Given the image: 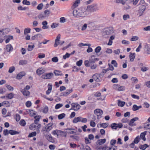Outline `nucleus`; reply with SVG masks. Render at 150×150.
Here are the masks:
<instances>
[{"instance_id":"58","label":"nucleus","mask_w":150,"mask_h":150,"mask_svg":"<svg viewBox=\"0 0 150 150\" xmlns=\"http://www.w3.org/2000/svg\"><path fill=\"white\" fill-rule=\"evenodd\" d=\"M27 8L26 7H23L21 6H20L18 7V9L19 10H25Z\"/></svg>"},{"instance_id":"13","label":"nucleus","mask_w":150,"mask_h":150,"mask_svg":"<svg viewBox=\"0 0 150 150\" xmlns=\"http://www.w3.org/2000/svg\"><path fill=\"white\" fill-rule=\"evenodd\" d=\"M113 32L112 28V27L106 28L104 29V32L107 35L110 34Z\"/></svg>"},{"instance_id":"61","label":"nucleus","mask_w":150,"mask_h":150,"mask_svg":"<svg viewBox=\"0 0 150 150\" xmlns=\"http://www.w3.org/2000/svg\"><path fill=\"white\" fill-rule=\"evenodd\" d=\"M90 125L93 127H94L96 126V124L95 122L91 120L90 122Z\"/></svg>"},{"instance_id":"12","label":"nucleus","mask_w":150,"mask_h":150,"mask_svg":"<svg viewBox=\"0 0 150 150\" xmlns=\"http://www.w3.org/2000/svg\"><path fill=\"white\" fill-rule=\"evenodd\" d=\"M80 0H76L73 3L71 7V8L72 10H74L75 8L77 7L80 3Z\"/></svg>"},{"instance_id":"3","label":"nucleus","mask_w":150,"mask_h":150,"mask_svg":"<svg viewBox=\"0 0 150 150\" xmlns=\"http://www.w3.org/2000/svg\"><path fill=\"white\" fill-rule=\"evenodd\" d=\"M30 88V87L28 85H27L23 89L21 90V92L22 93L24 97L27 98L30 97V92L28 90Z\"/></svg>"},{"instance_id":"1","label":"nucleus","mask_w":150,"mask_h":150,"mask_svg":"<svg viewBox=\"0 0 150 150\" xmlns=\"http://www.w3.org/2000/svg\"><path fill=\"white\" fill-rule=\"evenodd\" d=\"M41 116L38 115L34 116V122L31 124L29 126V128L31 130H35L36 129V131L37 133L40 132V129L41 125L40 124L38 123L39 122Z\"/></svg>"},{"instance_id":"41","label":"nucleus","mask_w":150,"mask_h":150,"mask_svg":"<svg viewBox=\"0 0 150 150\" xmlns=\"http://www.w3.org/2000/svg\"><path fill=\"white\" fill-rule=\"evenodd\" d=\"M149 146L146 144H144L143 145L141 146L140 148L142 150H145L147 147H148Z\"/></svg>"},{"instance_id":"8","label":"nucleus","mask_w":150,"mask_h":150,"mask_svg":"<svg viewBox=\"0 0 150 150\" xmlns=\"http://www.w3.org/2000/svg\"><path fill=\"white\" fill-rule=\"evenodd\" d=\"M53 123L52 122L47 124L45 126V130H44V131L47 132H49L53 128Z\"/></svg>"},{"instance_id":"23","label":"nucleus","mask_w":150,"mask_h":150,"mask_svg":"<svg viewBox=\"0 0 150 150\" xmlns=\"http://www.w3.org/2000/svg\"><path fill=\"white\" fill-rule=\"evenodd\" d=\"M59 136H60L62 137H66L67 135V133L66 132L59 130Z\"/></svg>"},{"instance_id":"57","label":"nucleus","mask_w":150,"mask_h":150,"mask_svg":"<svg viewBox=\"0 0 150 150\" xmlns=\"http://www.w3.org/2000/svg\"><path fill=\"white\" fill-rule=\"evenodd\" d=\"M23 4L27 5H29L30 4V3L29 1H28L27 0H23Z\"/></svg>"},{"instance_id":"56","label":"nucleus","mask_w":150,"mask_h":150,"mask_svg":"<svg viewBox=\"0 0 150 150\" xmlns=\"http://www.w3.org/2000/svg\"><path fill=\"white\" fill-rule=\"evenodd\" d=\"M52 61L54 62H57L58 61V59L57 57H55L52 59Z\"/></svg>"},{"instance_id":"14","label":"nucleus","mask_w":150,"mask_h":150,"mask_svg":"<svg viewBox=\"0 0 150 150\" xmlns=\"http://www.w3.org/2000/svg\"><path fill=\"white\" fill-rule=\"evenodd\" d=\"M61 35L60 34H59L57 36L55 40V43L54 45V47H56L57 46L60 44V39Z\"/></svg>"},{"instance_id":"55","label":"nucleus","mask_w":150,"mask_h":150,"mask_svg":"<svg viewBox=\"0 0 150 150\" xmlns=\"http://www.w3.org/2000/svg\"><path fill=\"white\" fill-rule=\"evenodd\" d=\"M29 114L31 116H33L35 115L34 111L32 110H29Z\"/></svg>"},{"instance_id":"24","label":"nucleus","mask_w":150,"mask_h":150,"mask_svg":"<svg viewBox=\"0 0 150 150\" xmlns=\"http://www.w3.org/2000/svg\"><path fill=\"white\" fill-rule=\"evenodd\" d=\"M13 48L11 45L9 44L6 45V50L8 52H10L12 50Z\"/></svg>"},{"instance_id":"19","label":"nucleus","mask_w":150,"mask_h":150,"mask_svg":"<svg viewBox=\"0 0 150 150\" xmlns=\"http://www.w3.org/2000/svg\"><path fill=\"white\" fill-rule=\"evenodd\" d=\"M25 73L24 71L19 72L17 75L16 78L18 79H21L22 77L25 75Z\"/></svg>"},{"instance_id":"36","label":"nucleus","mask_w":150,"mask_h":150,"mask_svg":"<svg viewBox=\"0 0 150 150\" xmlns=\"http://www.w3.org/2000/svg\"><path fill=\"white\" fill-rule=\"evenodd\" d=\"M108 124L106 123H101L100 124V127H102L104 128H105L108 127Z\"/></svg>"},{"instance_id":"43","label":"nucleus","mask_w":150,"mask_h":150,"mask_svg":"<svg viewBox=\"0 0 150 150\" xmlns=\"http://www.w3.org/2000/svg\"><path fill=\"white\" fill-rule=\"evenodd\" d=\"M140 139V137L139 136H138L136 137L134 139L133 142L135 144H137L139 142Z\"/></svg>"},{"instance_id":"45","label":"nucleus","mask_w":150,"mask_h":150,"mask_svg":"<svg viewBox=\"0 0 150 150\" xmlns=\"http://www.w3.org/2000/svg\"><path fill=\"white\" fill-rule=\"evenodd\" d=\"M65 116V114L63 113L59 115L58 117L59 119L61 120L63 119Z\"/></svg>"},{"instance_id":"47","label":"nucleus","mask_w":150,"mask_h":150,"mask_svg":"<svg viewBox=\"0 0 150 150\" xmlns=\"http://www.w3.org/2000/svg\"><path fill=\"white\" fill-rule=\"evenodd\" d=\"M59 25V24L57 23H52L51 26V28H54L57 27Z\"/></svg>"},{"instance_id":"15","label":"nucleus","mask_w":150,"mask_h":150,"mask_svg":"<svg viewBox=\"0 0 150 150\" xmlns=\"http://www.w3.org/2000/svg\"><path fill=\"white\" fill-rule=\"evenodd\" d=\"M89 61L90 63H94L96 61L99 60V59L98 58H95L94 55H92L89 58Z\"/></svg>"},{"instance_id":"16","label":"nucleus","mask_w":150,"mask_h":150,"mask_svg":"<svg viewBox=\"0 0 150 150\" xmlns=\"http://www.w3.org/2000/svg\"><path fill=\"white\" fill-rule=\"evenodd\" d=\"M99 75L98 74V73H96L92 76V78L96 82H100V80Z\"/></svg>"},{"instance_id":"33","label":"nucleus","mask_w":150,"mask_h":150,"mask_svg":"<svg viewBox=\"0 0 150 150\" xmlns=\"http://www.w3.org/2000/svg\"><path fill=\"white\" fill-rule=\"evenodd\" d=\"M54 73L55 75L56 76H61L62 75V73L61 71L56 70L54 71Z\"/></svg>"},{"instance_id":"6","label":"nucleus","mask_w":150,"mask_h":150,"mask_svg":"<svg viewBox=\"0 0 150 150\" xmlns=\"http://www.w3.org/2000/svg\"><path fill=\"white\" fill-rule=\"evenodd\" d=\"M94 113L97 116V119L99 120L101 118L103 112L101 109H96L94 110Z\"/></svg>"},{"instance_id":"2","label":"nucleus","mask_w":150,"mask_h":150,"mask_svg":"<svg viewBox=\"0 0 150 150\" xmlns=\"http://www.w3.org/2000/svg\"><path fill=\"white\" fill-rule=\"evenodd\" d=\"M86 10V7L81 8L74 10L73 12V15L75 17H84L87 14Z\"/></svg>"},{"instance_id":"38","label":"nucleus","mask_w":150,"mask_h":150,"mask_svg":"<svg viewBox=\"0 0 150 150\" xmlns=\"http://www.w3.org/2000/svg\"><path fill=\"white\" fill-rule=\"evenodd\" d=\"M3 106L5 105L6 107L10 106V103L7 100H5L2 102Z\"/></svg>"},{"instance_id":"64","label":"nucleus","mask_w":150,"mask_h":150,"mask_svg":"<svg viewBox=\"0 0 150 150\" xmlns=\"http://www.w3.org/2000/svg\"><path fill=\"white\" fill-rule=\"evenodd\" d=\"M108 147L105 145L103 147H100L99 149L100 150H107L108 149Z\"/></svg>"},{"instance_id":"5","label":"nucleus","mask_w":150,"mask_h":150,"mask_svg":"<svg viewBox=\"0 0 150 150\" xmlns=\"http://www.w3.org/2000/svg\"><path fill=\"white\" fill-rule=\"evenodd\" d=\"M87 121V119L86 118H82L81 117H75L73 120V122L76 123L78 122H81L82 123H85Z\"/></svg>"},{"instance_id":"37","label":"nucleus","mask_w":150,"mask_h":150,"mask_svg":"<svg viewBox=\"0 0 150 150\" xmlns=\"http://www.w3.org/2000/svg\"><path fill=\"white\" fill-rule=\"evenodd\" d=\"M13 96L14 94L12 93H10L6 95V97L8 99H11L13 98Z\"/></svg>"},{"instance_id":"29","label":"nucleus","mask_w":150,"mask_h":150,"mask_svg":"<svg viewBox=\"0 0 150 150\" xmlns=\"http://www.w3.org/2000/svg\"><path fill=\"white\" fill-rule=\"evenodd\" d=\"M47 21H45L42 23V25H43L42 28L43 29H47L48 28V26L47 25Z\"/></svg>"},{"instance_id":"26","label":"nucleus","mask_w":150,"mask_h":150,"mask_svg":"<svg viewBox=\"0 0 150 150\" xmlns=\"http://www.w3.org/2000/svg\"><path fill=\"white\" fill-rule=\"evenodd\" d=\"M142 108V106L141 105L137 106L136 105L134 104L133 105L132 109L133 111H136Z\"/></svg>"},{"instance_id":"62","label":"nucleus","mask_w":150,"mask_h":150,"mask_svg":"<svg viewBox=\"0 0 150 150\" xmlns=\"http://www.w3.org/2000/svg\"><path fill=\"white\" fill-rule=\"evenodd\" d=\"M70 56V54H69L68 53H66L65 55L63 56V59H65L67 58H69Z\"/></svg>"},{"instance_id":"21","label":"nucleus","mask_w":150,"mask_h":150,"mask_svg":"<svg viewBox=\"0 0 150 150\" xmlns=\"http://www.w3.org/2000/svg\"><path fill=\"white\" fill-rule=\"evenodd\" d=\"M113 88L118 91H121L122 90V86H120L118 84H114L112 86Z\"/></svg>"},{"instance_id":"50","label":"nucleus","mask_w":150,"mask_h":150,"mask_svg":"<svg viewBox=\"0 0 150 150\" xmlns=\"http://www.w3.org/2000/svg\"><path fill=\"white\" fill-rule=\"evenodd\" d=\"M15 119L16 120L17 122L19 121L21 119L20 115L18 114H16Z\"/></svg>"},{"instance_id":"39","label":"nucleus","mask_w":150,"mask_h":150,"mask_svg":"<svg viewBox=\"0 0 150 150\" xmlns=\"http://www.w3.org/2000/svg\"><path fill=\"white\" fill-rule=\"evenodd\" d=\"M37 134L36 132H33L31 133H30L28 136V137H31L36 136Z\"/></svg>"},{"instance_id":"10","label":"nucleus","mask_w":150,"mask_h":150,"mask_svg":"<svg viewBox=\"0 0 150 150\" xmlns=\"http://www.w3.org/2000/svg\"><path fill=\"white\" fill-rule=\"evenodd\" d=\"M110 127L112 129H116L118 128H120L122 127V123L117 124L115 123H113L111 125Z\"/></svg>"},{"instance_id":"54","label":"nucleus","mask_w":150,"mask_h":150,"mask_svg":"<svg viewBox=\"0 0 150 150\" xmlns=\"http://www.w3.org/2000/svg\"><path fill=\"white\" fill-rule=\"evenodd\" d=\"M43 6V4L42 3H40L38 4L37 6V8L39 10H40L42 9V8Z\"/></svg>"},{"instance_id":"20","label":"nucleus","mask_w":150,"mask_h":150,"mask_svg":"<svg viewBox=\"0 0 150 150\" xmlns=\"http://www.w3.org/2000/svg\"><path fill=\"white\" fill-rule=\"evenodd\" d=\"M45 71V69H42V68H40L37 69L36 73L38 75H40L43 73Z\"/></svg>"},{"instance_id":"34","label":"nucleus","mask_w":150,"mask_h":150,"mask_svg":"<svg viewBox=\"0 0 150 150\" xmlns=\"http://www.w3.org/2000/svg\"><path fill=\"white\" fill-rule=\"evenodd\" d=\"M50 11L48 10H45L44 11V15L45 17L48 16L50 15Z\"/></svg>"},{"instance_id":"44","label":"nucleus","mask_w":150,"mask_h":150,"mask_svg":"<svg viewBox=\"0 0 150 150\" xmlns=\"http://www.w3.org/2000/svg\"><path fill=\"white\" fill-rule=\"evenodd\" d=\"M27 61L25 60H21L19 61V64L23 65L26 64L27 63Z\"/></svg>"},{"instance_id":"53","label":"nucleus","mask_w":150,"mask_h":150,"mask_svg":"<svg viewBox=\"0 0 150 150\" xmlns=\"http://www.w3.org/2000/svg\"><path fill=\"white\" fill-rule=\"evenodd\" d=\"M25 105L27 107H29L32 105V103L30 101H28L25 103Z\"/></svg>"},{"instance_id":"42","label":"nucleus","mask_w":150,"mask_h":150,"mask_svg":"<svg viewBox=\"0 0 150 150\" xmlns=\"http://www.w3.org/2000/svg\"><path fill=\"white\" fill-rule=\"evenodd\" d=\"M20 125L22 126H25L26 125V122L25 120L23 119H22L19 122Z\"/></svg>"},{"instance_id":"52","label":"nucleus","mask_w":150,"mask_h":150,"mask_svg":"<svg viewBox=\"0 0 150 150\" xmlns=\"http://www.w3.org/2000/svg\"><path fill=\"white\" fill-rule=\"evenodd\" d=\"M62 106L63 105L61 104H57L55 106V109H59L62 107Z\"/></svg>"},{"instance_id":"48","label":"nucleus","mask_w":150,"mask_h":150,"mask_svg":"<svg viewBox=\"0 0 150 150\" xmlns=\"http://www.w3.org/2000/svg\"><path fill=\"white\" fill-rule=\"evenodd\" d=\"M34 47L35 46L34 45H29L28 46L27 50L28 51H31L33 50Z\"/></svg>"},{"instance_id":"63","label":"nucleus","mask_w":150,"mask_h":150,"mask_svg":"<svg viewBox=\"0 0 150 150\" xmlns=\"http://www.w3.org/2000/svg\"><path fill=\"white\" fill-rule=\"evenodd\" d=\"M117 148V147L116 146H112V147H109L107 150H116Z\"/></svg>"},{"instance_id":"49","label":"nucleus","mask_w":150,"mask_h":150,"mask_svg":"<svg viewBox=\"0 0 150 150\" xmlns=\"http://www.w3.org/2000/svg\"><path fill=\"white\" fill-rule=\"evenodd\" d=\"M101 47L100 46H98L97 47L95 50V52L96 53H98L101 50Z\"/></svg>"},{"instance_id":"9","label":"nucleus","mask_w":150,"mask_h":150,"mask_svg":"<svg viewBox=\"0 0 150 150\" xmlns=\"http://www.w3.org/2000/svg\"><path fill=\"white\" fill-rule=\"evenodd\" d=\"M53 76V74L52 72L46 73L42 75L41 77L44 79H49L51 78Z\"/></svg>"},{"instance_id":"28","label":"nucleus","mask_w":150,"mask_h":150,"mask_svg":"<svg viewBox=\"0 0 150 150\" xmlns=\"http://www.w3.org/2000/svg\"><path fill=\"white\" fill-rule=\"evenodd\" d=\"M135 56V54L134 53H132L131 52L130 53L129 58L131 61L132 62L134 61Z\"/></svg>"},{"instance_id":"32","label":"nucleus","mask_w":150,"mask_h":150,"mask_svg":"<svg viewBox=\"0 0 150 150\" xmlns=\"http://www.w3.org/2000/svg\"><path fill=\"white\" fill-rule=\"evenodd\" d=\"M19 133V132L15 130H13L12 129L9 130V134L11 135H14L18 134Z\"/></svg>"},{"instance_id":"60","label":"nucleus","mask_w":150,"mask_h":150,"mask_svg":"<svg viewBox=\"0 0 150 150\" xmlns=\"http://www.w3.org/2000/svg\"><path fill=\"white\" fill-rule=\"evenodd\" d=\"M9 133V130L8 131L7 129H4L3 131V134L4 135H7Z\"/></svg>"},{"instance_id":"17","label":"nucleus","mask_w":150,"mask_h":150,"mask_svg":"<svg viewBox=\"0 0 150 150\" xmlns=\"http://www.w3.org/2000/svg\"><path fill=\"white\" fill-rule=\"evenodd\" d=\"M139 118L138 117H135L131 119L130 121L129 125L131 126H133L136 125L135 123H134V121L138 120Z\"/></svg>"},{"instance_id":"22","label":"nucleus","mask_w":150,"mask_h":150,"mask_svg":"<svg viewBox=\"0 0 150 150\" xmlns=\"http://www.w3.org/2000/svg\"><path fill=\"white\" fill-rule=\"evenodd\" d=\"M73 90L72 89L67 90L63 92L62 94L63 96H67L72 92Z\"/></svg>"},{"instance_id":"35","label":"nucleus","mask_w":150,"mask_h":150,"mask_svg":"<svg viewBox=\"0 0 150 150\" xmlns=\"http://www.w3.org/2000/svg\"><path fill=\"white\" fill-rule=\"evenodd\" d=\"M106 139H102L98 140V143L100 145H101L105 142Z\"/></svg>"},{"instance_id":"46","label":"nucleus","mask_w":150,"mask_h":150,"mask_svg":"<svg viewBox=\"0 0 150 150\" xmlns=\"http://www.w3.org/2000/svg\"><path fill=\"white\" fill-rule=\"evenodd\" d=\"M90 63L89 60H86L84 62L85 65L87 67L90 66Z\"/></svg>"},{"instance_id":"59","label":"nucleus","mask_w":150,"mask_h":150,"mask_svg":"<svg viewBox=\"0 0 150 150\" xmlns=\"http://www.w3.org/2000/svg\"><path fill=\"white\" fill-rule=\"evenodd\" d=\"M15 70V67L13 66L9 68L8 70V72L11 73L13 71Z\"/></svg>"},{"instance_id":"40","label":"nucleus","mask_w":150,"mask_h":150,"mask_svg":"<svg viewBox=\"0 0 150 150\" xmlns=\"http://www.w3.org/2000/svg\"><path fill=\"white\" fill-rule=\"evenodd\" d=\"M31 29L29 28H25L24 30V34L25 35L27 33H29L30 32Z\"/></svg>"},{"instance_id":"25","label":"nucleus","mask_w":150,"mask_h":150,"mask_svg":"<svg viewBox=\"0 0 150 150\" xmlns=\"http://www.w3.org/2000/svg\"><path fill=\"white\" fill-rule=\"evenodd\" d=\"M147 131H145L141 133L140 138H141L143 141H145L146 140V139L145 137V135L146 134Z\"/></svg>"},{"instance_id":"30","label":"nucleus","mask_w":150,"mask_h":150,"mask_svg":"<svg viewBox=\"0 0 150 150\" xmlns=\"http://www.w3.org/2000/svg\"><path fill=\"white\" fill-rule=\"evenodd\" d=\"M13 36L12 35H8L6 36V39L5 40L6 43H8L10 40L13 39Z\"/></svg>"},{"instance_id":"11","label":"nucleus","mask_w":150,"mask_h":150,"mask_svg":"<svg viewBox=\"0 0 150 150\" xmlns=\"http://www.w3.org/2000/svg\"><path fill=\"white\" fill-rule=\"evenodd\" d=\"M146 9V6L145 5H141L139 7L138 10L140 16L142 15Z\"/></svg>"},{"instance_id":"51","label":"nucleus","mask_w":150,"mask_h":150,"mask_svg":"<svg viewBox=\"0 0 150 150\" xmlns=\"http://www.w3.org/2000/svg\"><path fill=\"white\" fill-rule=\"evenodd\" d=\"M85 142L86 144H88L91 143V140L89 139L87 137H86L85 138Z\"/></svg>"},{"instance_id":"7","label":"nucleus","mask_w":150,"mask_h":150,"mask_svg":"<svg viewBox=\"0 0 150 150\" xmlns=\"http://www.w3.org/2000/svg\"><path fill=\"white\" fill-rule=\"evenodd\" d=\"M71 110H73L75 111H77L81 108V106L77 103H73L71 104Z\"/></svg>"},{"instance_id":"4","label":"nucleus","mask_w":150,"mask_h":150,"mask_svg":"<svg viewBox=\"0 0 150 150\" xmlns=\"http://www.w3.org/2000/svg\"><path fill=\"white\" fill-rule=\"evenodd\" d=\"M86 13L88 12H94L98 10L97 6L96 4H93L90 6H88L86 8Z\"/></svg>"},{"instance_id":"18","label":"nucleus","mask_w":150,"mask_h":150,"mask_svg":"<svg viewBox=\"0 0 150 150\" xmlns=\"http://www.w3.org/2000/svg\"><path fill=\"white\" fill-rule=\"evenodd\" d=\"M46 138L50 142L52 143H54L55 142V138L53 137L50 134L47 135Z\"/></svg>"},{"instance_id":"27","label":"nucleus","mask_w":150,"mask_h":150,"mask_svg":"<svg viewBox=\"0 0 150 150\" xmlns=\"http://www.w3.org/2000/svg\"><path fill=\"white\" fill-rule=\"evenodd\" d=\"M65 130H67L66 132L68 134H74L76 133V132L72 130H74V129L72 128H67L65 129Z\"/></svg>"},{"instance_id":"31","label":"nucleus","mask_w":150,"mask_h":150,"mask_svg":"<svg viewBox=\"0 0 150 150\" xmlns=\"http://www.w3.org/2000/svg\"><path fill=\"white\" fill-rule=\"evenodd\" d=\"M59 130L56 129V130H54L52 131V134L53 135H57V138L59 137Z\"/></svg>"}]
</instances>
